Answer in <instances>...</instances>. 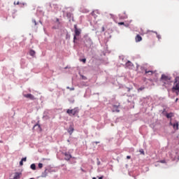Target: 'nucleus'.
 <instances>
[{
    "label": "nucleus",
    "mask_w": 179,
    "mask_h": 179,
    "mask_svg": "<svg viewBox=\"0 0 179 179\" xmlns=\"http://www.w3.org/2000/svg\"><path fill=\"white\" fill-rule=\"evenodd\" d=\"M130 90H131V89H129V90H128V92H130Z\"/></svg>",
    "instance_id": "obj_36"
},
{
    "label": "nucleus",
    "mask_w": 179,
    "mask_h": 179,
    "mask_svg": "<svg viewBox=\"0 0 179 179\" xmlns=\"http://www.w3.org/2000/svg\"><path fill=\"white\" fill-rule=\"evenodd\" d=\"M155 73V71L145 70V75L152 76Z\"/></svg>",
    "instance_id": "obj_13"
},
{
    "label": "nucleus",
    "mask_w": 179,
    "mask_h": 179,
    "mask_svg": "<svg viewBox=\"0 0 179 179\" xmlns=\"http://www.w3.org/2000/svg\"><path fill=\"white\" fill-rule=\"evenodd\" d=\"M114 107H115V108H117V106H114Z\"/></svg>",
    "instance_id": "obj_37"
},
{
    "label": "nucleus",
    "mask_w": 179,
    "mask_h": 179,
    "mask_svg": "<svg viewBox=\"0 0 179 179\" xmlns=\"http://www.w3.org/2000/svg\"><path fill=\"white\" fill-rule=\"evenodd\" d=\"M96 143H99V142H96Z\"/></svg>",
    "instance_id": "obj_39"
},
{
    "label": "nucleus",
    "mask_w": 179,
    "mask_h": 179,
    "mask_svg": "<svg viewBox=\"0 0 179 179\" xmlns=\"http://www.w3.org/2000/svg\"><path fill=\"white\" fill-rule=\"evenodd\" d=\"M92 179H96V178H93Z\"/></svg>",
    "instance_id": "obj_38"
},
{
    "label": "nucleus",
    "mask_w": 179,
    "mask_h": 179,
    "mask_svg": "<svg viewBox=\"0 0 179 179\" xmlns=\"http://www.w3.org/2000/svg\"><path fill=\"white\" fill-rule=\"evenodd\" d=\"M74 36H73V41H75V40H76V37L80 36V29H78V26L76 24L74 25Z\"/></svg>",
    "instance_id": "obj_3"
},
{
    "label": "nucleus",
    "mask_w": 179,
    "mask_h": 179,
    "mask_svg": "<svg viewBox=\"0 0 179 179\" xmlns=\"http://www.w3.org/2000/svg\"><path fill=\"white\" fill-rule=\"evenodd\" d=\"M26 160H27V158H26V157L22 158V159H21V161H22V162H26Z\"/></svg>",
    "instance_id": "obj_27"
},
{
    "label": "nucleus",
    "mask_w": 179,
    "mask_h": 179,
    "mask_svg": "<svg viewBox=\"0 0 179 179\" xmlns=\"http://www.w3.org/2000/svg\"><path fill=\"white\" fill-rule=\"evenodd\" d=\"M118 24H120V26H122L124 24H125L124 22H118Z\"/></svg>",
    "instance_id": "obj_25"
},
{
    "label": "nucleus",
    "mask_w": 179,
    "mask_h": 179,
    "mask_svg": "<svg viewBox=\"0 0 179 179\" xmlns=\"http://www.w3.org/2000/svg\"><path fill=\"white\" fill-rule=\"evenodd\" d=\"M71 14L70 13H67V17L71 16Z\"/></svg>",
    "instance_id": "obj_31"
},
{
    "label": "nucleus",
    "mask_w": 179,
    "mask_h": 179,
    "mask_svg": "<svg viewBox=\"0 0 179 179\" xmlns=\"http://www.w3.org/2000/svg\"><path fill=\"white\" fill-rule=\"evenodd\" d=\"M57 22H59V19L57 18Z\"/></svg>",
    "instance_id": "obj_35"
},
{
    "label": "nucleus",
    "mask_w": 179,
    "mask_h": 179,
    "mask_svg": "<svg viewBox=\"0 0 179 179\" xmlns=\"http://www.w3.org/2000/svg\"><path fill=\"white\" fill-rule=\"evenodd\" d=\"M35 128H38V130L41 131V126H40V124H35V125L34 126V129Z\"/></svg>",
    "instance_id": "obj_14"
},
{
    "label": "nucleus",
    "mask_w": 179,
    "mask_h": 179,
    "mask_svg": "<svg viewBox=\"0 0 179 179\" xmlns=\"http://www.w3.org/2000/svg\"><path fill=\"white\" fill-rule=\"evenodd\" d=\"M140 152L141 155H145V151H143V150H140Z\"/></svg>",
    "instance_id": "obj_22"
},
{
    "label": "nucleus",
    "mask_w": 179,
    "mask_h": 179,
    "mask_svg": "<svg viewBox=\"0 0 179 179\" xmlns=\"http://www.w3.org/2000/svg\"><path fill=\"white\" fill-rule=\"evenodd\" d=\"M136 43H139V41H142V36L141 35H137L135 38Z\"/></svg>",
    "instance_id": "obj_10"
},
{
    "label": "nucleus",
    "mask_w": 179,
    "mask_h": 179,
    "mask_svg": "<svg viewBox=\"0 0 179 179\" xmlns=\"http://www.w3.org/2000/svg\"><path fill=\"white\" fill-rule=\"evenodd\" d=\"M64 156H65V158H64L65 160H71V159H72V155H71L69 152H65Z\"/></svg>",
    "instance_id": "obj_7"
},
{
    "label": "nucleus",
    "mask_w": 179,
    "mask_h": 179,
    "mask_svg": "<svg viewBox=\"0 0 179 179\" xmlns=\"http://www.w3.org/2000/svg\"><path fill=\"white\" fill-rule=\"evenodd\" d=\"M33 23H34L35 26H37V22H36V20H32Z\"/></svg>",
    "instance_id": "obj_21"
},
{
    "label": "nucleus",
    "mask_w": 179,
    "mask_h": 179,
    "mask_svg": "<svg viewBox=\"0 0 179 179\" xmlns=\"http://www.w3.org/2000/svg\"><path fill=\"white\" fill-rule=\"evenodd\" d=\"M159 162V163H166V160H164V159L160 160Z\"/></svg>",
    "instance_id": "obj_24"
},
{
    "label": "nucleus",
    "mask_w": 179,
    "mask_h": 179,
    "mask_svg": "<svg viewBox=\"0 0 179 179\" xmlns=\"http://www.w3.org/2000/svg\"><path fill=\"white\" fill-rule=\"evenodd\" d=\"M100 13H99V10H94L91 15H92L94 16V17L96 19V17H97V15H99Z\"/></svg>",
    "instance_id": "obj_8"
},
{
    "label": "nucleus",
    "mask_w": 179,
    "mask_h": 179,
    "mask_svg": "<svg viewBox=\"0 0 179 179\" xmlns=\"http://www.w3.org/2000/svg\"><path fill=\"white\" fill-rule=\"evenodd\" d=\"M106 29L104 28V27H102V31H105Z\"/></svg>",
    "instance_id": "obj_30"
},
{
    "label": "nucleus",
    "mask_w": 179,
    "mask_h": 179,
    "mask_svg": "<svg viewBox=\"0 0 179 179\" xmlns=\"http://www.w3.org/2000/svg\"><path fill=\"white\" fill-rule=\"evenodd\" d=\"M115 111H116V113H120V110H118V109H116Z\"/></svg>",
    "instance_id": "obj_32"
},
{
    "label": "nucleus",
    "mask_w": 179,
    "mask_h": 179,
    "mask_svg": "<svg viewBox=\"0 0 179 179\" xmlns=\"http://www.w3.org/2000/svg\"><path fill=\"white\" fill-rule=\"evenodd\" d=\"M127 159H131V156L127 155Z\"/></svg>",
    "instance_id": "obj_29"
},
{
    "label": "nucleus",
    "mask_w": 179,
    "mask_h": 179,
    "mask_svg": "<svg viewBox=\"0 0 179 179\" xmlns=\"http://www.w3.org/2000/svg\"><path fill=\"white\" fill-rule=\"evenodd\" d=\"M177 101H178V98L176 99V103H177Z\"/></svg>",
    "instance_id": "obj_33"
},
{
    "label": "nucleus",
    "mask_w": 179,
    "mask_h": 179,
    "mask_svg": "<svg viewBox=\"0 0 179 179\" xmlns=\"http://www.w3.org/2000/svg\"><path fill=\"white\" fill-rule=\"evenodd\" d=\"M29 179H34V178H29Z\"/></svg>",
    "instance_id": "obj_40"
},
{
    "label": "nucleus",
    "mask_w": 179,
    "mask_h": 179,
    "mask_svg": "<svg viewBox=\"0 0 179 179\" xmlns=\"http://www.w3.org/2000/svg\"><path fill=\"white\" fill-rule=\"evenodd\" d=\"M99 179H103V176L99 177Z\"/></svg>",
    "instance_id": "obj_34"
},
{
    "label": "nucleus",
    "mask_w": 179,
    "mask_h": 179,
    "mask_svg": "<svg viewBox=\"0 0 179 179\" xmlns=\"http://www.w3.org/2000/svg\"><path fill=\"white\" fill-rule=\"evenodd\" d=\"M170 125H173V129L178 130V122H176L173 124V123L171 122Z\"/></svg>",
    "instance_id": "obj_9"
},
{
    "label": "nucleus",
    "mask_w": 179,
    "mask_h": 179,
    "mask_svg": "<svg viewBox=\"0 0 179 179\" xmlns=\"http://www.w3.org/2000/svg\"><path fill=\"white\" fill-rule=\"evenodd\" d=\"M126 68H128L129 69H132L134 68V64L131 62L130 61H128L125 64Z\"/></svg>",
    "instance_id": "obj_5"
},
{
    "label": "nucleus",
    "mask_w": 179,
    "mask_h": 179,
    "mask_svg": "<svg viewBox=\"0 0 179 179\" xmlns=\"http://www.w3.org/2000/svg\"><path fill=\"white\" fill-rule=\"evenodd\" d=\"M19 3H20L19 1H17V3L16 1L14 2V5H19Z\"/></svg>",
    "instance_id": "obj_28"
},
{
    "label": "nucleus",
    "mask_w": 179,
    "mask_h": 179,
    "mask_svg": "<svg viewBox=\"0 0 179 179\" xmlns=\"http://www.w3.org/2000/svg\"><path fill=\"white\" fill-rule=\"evenodd\" d=\"M20 166H23V161H22V160H21V161L20 162Z\"/></svg>",
    "instance_id": "obj_26"
},
{
    "label": "nucleus",
    "mask_w": 179,
    "mask_h": 179,
    "mask_svg": "<svg viewBox=\"0 0 179 179\" xmlns=\"http://www.w3.org/2000/svg\"><path fill=\"white\" fill-rule=\"evenodd\" d=\"M161 80H162L163 83L165 85H169V83H171V77L166 74H162L161 76Z\"/></svg>",
    "instance_id": "obj_1"
},
{
    "label": "nucleus",
    "mask_w": 179,
    "mask_h": 179,
    "mask_svg": "<svg viewBox=\"0 0 179 179\" xmlns=\"http://www.w3.org/2000/svg\"><path fill=\"white\" fill-rule=\"evenodd\" d=\"M74 131H75V129L73 128V126L70 125L67 130V132L69 134V135H72Z\"/></svg>",
    "instance_id": "obj_6"
},
{
    "label": "nucleus",
    "mask_w": 179,
    "mask_h": 179,
    "mask_svg": "<svg viewBox=\"0 0 179 179\" xmlns=\"http://www.w3.org/2000/svg\"><path fill=\"white\" fill-rule=\"evenodd\" d=\"M166 118H173V117H174V113H166Z\"/></svg>",
    "instance_id": "obj_11"
},
{
    "label": "nucleus",
    "mask_w": 179,
    "mask_h": 179,
    "mask_svg": "<svg viewBox=\"0 0 179 179\" xmlns=\"http://www.w3.org/2000/svg\"><path fill=\"white\" fill-rule=\"evenodd\" d=\"M154 33H155V34H157V37L158 40H160V38H162V36L158 34L156 31H154Z\"/></svg>",
    "instance_id": "obj_16"
},
{
    "label": "nucleus",
    "mask_w": 179,
    "mask_h": 179,
    "mask_svg": "<svg viewBox=\"0 0 179 179\" xmlns=\"http://www.w3.org/2000/svg\"><path fill=\"white\" fill-rule=\"evenodd\" d=\"M67 114L69 115H78L79 114V108H74L73 109H68L66 110Z\"/></svg>",
    "instance_id": "obj_2"
},
{
    "label": "nucleus",
    "mask_w": 179,
    "mask_h": 179,
    "mask_svg": "<svg viewBox=\"0 0 179 179\" xmlns=\"http://www.w3.org/2000/svg\"><path fill=\"white\" fill-rule=\"evenodd\" d=\"M31 169L32 170H36V164H32L31 165Z\"/></svg>",
    "instance_id": "obj_17"
},
{
    "label": "nucleus",
    "mask_w": 179,
    "mask_h": 179,
    "mask_svg": "<svg viewBox=\"0 0 179 179\" xmlns=\"http://www.w3.org/2000/svg\"><path fill=\"white\" fill-rule=\"evenodd\" d=\"M82 62H83L84 64H86V59H81Z\"/></svg>",
    "instance_id": "obj_23"
},
{
    "label": "nucleus",
    "mask_w": 179,
    "mask_h": 179,
    "mask_svg": "<svg viewBox=\"0 0 179 179\" xmlns=\"http://www.w3.org/2000/svg\"><path fill=\"white\" fill-rule=\"evenodd\" d=\"M29 55H31V57H34V55H36V52L33 50H31L29 51Z\"/></svg>",
    "instance_id": "obj_15"
},
{
    "label": "nucleus",
    "mask_w": 179,
    "mask_h": 179,
    "mask_svg": "<svg viewBox=\"0 0 179 179\" xmlns=\"http://www.w3.org/2000/svg\"><path fill=\"white\" fill-rule=\"evenodd\" d=\"M142 90H145V87H141L138 89V92H142Z\"/></svg>",
    "instance_id": "obj_18"
},
{
    "label": "nucleus",
    "mask_w": 179,
    "mask_h": 179,
    "mask_svg": "<svg viewBox=\"0 0 179 179\" xmlns=\"http://www.w3.org/2000/svg\"><path fill=\"white\" fill-rule=\"evenodd\" d=\"M20 173L16 172L14 176V179H19L20 178Z\"/></svg>",
    "instance_id": "obj_12"
},
{
    "label": "nucleus",
    "mask_w": 179,
    "mask_h": 179,
    "mask_svg": "<svg viewBox=\"0 0 179 179\" xmlns=\"http://www.w3.org/2000/svg\"><path fill=\"white\" fill-rule=\"evenodd\" d=\"M23 96L24 97H26V99H29V100H36V98L31 94H23Z\"/></svg>",
    "instance_id": "obj_4"
},
{
    "label": "nucleus",
    "mask_w": 179,
    "mask_h": 179,
    "mask_svg": "<svg viewBox=\"0 0 179 179\" xmlns=\"http://www.w3.org/2000/svg\"><path fill=\"white\" fill-rule=\"evenodd\" d=\"M66 89H69V90H71V91L75 90V87H67Z\"/></svg>",
    "instance_id": "obj_19"
},
{
    "label": "nucleus",
    "mask_w": 179,
    "mask_h": 179,
    "mask_svg": "<svg viewBox=\"0 0 179 179\" xmlns=\"http://www.w3.org/2000/svg\"><path fill=\"white\" fill-rule=\"evenodd\" d=\"M38 166L39 169H43V164L39 163Z\"/></svg>",
    "instance_id": "obj_20"
}]
</instances>
